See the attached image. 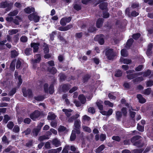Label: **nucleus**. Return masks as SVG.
<instances>
[{"label":"nucleus","instance_id":"obj_45","mask_svg":"<svg viewBox=\"0 0 153 153\" xmlns=\"http://www.w3.org/2000/svg\"><path fill=\"white\" fill-rule=\"evenodd\" d=\"M137 128L139 131L143 132L144 130V126H141L139 123H138Z\"/></svg>","mask_w":153,"mask_h":153},{"label":"nucleus","instance_id":"obj_58","mask_svg":"<svg viewBox=\"0 0 153 153\" xmlns=\"http://www.w3.org/2000/svg\"><path fill=\"white\" fill-rule=\"evenodd\" d=\"M34 99L38 101H41L44 100V97L42 96H39L37 97H35Z\"/></svg>","mask_w":153,"mask_h":153},{"label":"nucleus","instance_id":"obj_23","mask_svg":"<svg viewBox=\"0 0 153 153\" xmlns=\"http://www.w3.org/2000/svg\"><path fill=\"white\" fill-rule=\"evenodd\" d=\"M52 143L56 147L59 146L61 145L60 141L56 138H55L53 140Z\"/></svg>","mask_w":153,"mask_h":153},{"label":"nucleus","instance_id":"obj_52","mask_svg":"<svg viewBox=\"0 0 153 153\" xmlns=\"http://www.w3.org/2000/svg\"><path fill=\"white\" fill-rule=\"evenodd\" d=\"M16 89L15 88H14L12 89L10 91L9 93V95L10 96H13L14 94L16 92Z\"/></svg>","mask_w":153,"mask_h":153},{"label":"nucleus","instance_id":"obj_14","mask_svg":"<svg viewBox=\"0 0 153 153\" xmlns=\"http://www.w3.org/2000/svg\"><path fill=\"white\" fill-rule=\"evenodd\" d=\"M62 111L65 112V114L68 117H69L72 115L71 112L72 111V110L71 109H63Z\"/></svg>","mask_w":153,"mask_h":153},{"label":"nucleus","instance_id":"obj_28","mask_svg":"<svg viewBox=\"0 0 153 153\" xmlns=\"http://www.w3.org/2000/svg\"><path fill=\"white\" fill-rule=\"evenodd\" d=\"M41 129V128H34L33 131V135L35 136H37Z\"/></svg>","mask_w":153,"mask_h":153},{"label":"nucleus","instance_id":"obj_9","mask_svg":"<svg viewBox=\"0 0 153 153\" xmlns=\"http://www.w3.org/2000/svg\"><path fill=\"white\" fill-rule=\"evenodd\" d=\"M18 72L17 71H15L14 73V76L16 78H17L18 79L19 82L18 86L19 87L22 83V80L21 79V76L19 75L18 76Z\"/></svg>","mask_w":153,"mask_h":153},{"label":"nucleus","instance_id":"obj_59","mask_svg":"<svg viewBox=\"0 0 153 153\" xmlns=\"http://www.w3.org/2000/svg\"><path fill=\"white\" fill-rule=\"evenodd\" d=\"M48 139V137L45 135H44L40 136L39 138V140L40 141H42L44 140Z\"/></svg>","mask_w":153,"mask_h":153},{"label":"nucleus","instance_id":"obj_33","mask_svg":"<svg viewBox=\"0 0 153 153\" xmlns=\"http://www.w3.org/2000/svg\"><path fill=\"white\" fill-rule=\"evenodd\" d=\"M19 31L18 29H12L8 31V33L10 35H12L17 33Z\"/></svg>","mask_w":153,"mask_h":153},{"label":"nucleus","instance_id":"obj_57","mask_svg":"<svg viewBox=\"0 0 153 153\" xmlns=\"http://www.w3.org/2000/svg\"><path fill=\"white\" fill-rule=\"evenodd\" d=\"M90 76H91L88 74L85 75L83 77V81L84 82H87L90 78Z\"/></svg>","mask_w":153,"mask_h":153},{"label":"nucleus","instance_id":"obj_18","mask_svg":"<svg viewBox=\"0 0 153 153\" xmlns=\"http://www.w3.org/2000/svg\"><path fill=\"white\" fill-rule=\"evenodd\" d=\"M116 118L117 120L120 121L122 117V113L119 111H116Z\"/></svg>","mask_w":153,"mask_h":153},{"label":"nucleus","instance_id":"obj_4","mask_svg":"<svg viewBox=\"0 0 153 153\" xmlns=\"http://www.w3.org/2000/svg\"><path fill=\"white\" fill-rule=\"evenodd\" d=\"M22 92L24 96L25 97H28L30 98L33 97L32 91L30 89L27 90L25 88H24L22 89Z\"/></svg>","mask_w":153,"mask_h":153},{"label":"nucleus","instance_id":"obj_56","mask_svg":"<svg viewBox=\"0 0 153 153\" xmlns=\"http://www.w3.org/2000/svg\"><path fill=\"white\" fill-rule=\"evenodd\" d=\"M147 87H151L153 85V81L149 80L146 83Z\"/></svg>","mask_w":153,"mask_h":153},{"label":"nucleus","instance_id":"obj_35","mask_svg":"<svg viewBox=\"0 0 153 153\" xmlns=\"http://www.w3.org/2000/svg\"><path fill=\"white\" fill-rule=\"evenodd\" d=\"M82 128L83 130L89 133L91 132V130L88 127L84 126H82Z\"/></svg>","mask_w":153,"mask_h":153},{"label":"nucleus","instance_id":"obj_63","mask_svg":"<svg viewBox=\"0 0 153 153\" xmlns=\"http://www.w3.org/2000/svg\"><path fill=\"white\" fill-rule=\"evenodd\" d=\"M2 141L5 143L8 144L9 142L7 139V137L6 136L4 135L2 138Z\"/></svg>","mask_w":153,"mask_h":153},{"label":"nucleus","instance_id":"obj_3","mask_svg":"<svg viewBox=\"0 0 153 153\" xmlns=\"http://www.w3.org/2000/svg\"><path fill=\"white\" fill-rule=\"evenodd\" d=\"M13 4L12 3L6 1L1 2L0 4V7L4 8H7L6 10L9 11L11 9Z\"/></svg>","mask_w":153,"mask_h":153},{"label":"nucleus","instance_id":"obj_39","mask_svg":"<svg viewBox=\"0 0 153 153\" xmlns=\"http://www.w3.org/2000/svg\"><path fill=\"white\" fill-rule=\"evenodd\" d=\"M14 126V124L12 121L9 122L7 125V127L10 129H12Z\"/></svg>","mask_w":153,"mask_h":153},{"label":"nucleus","instance_id":"obj_34","mask_svg":"<svg viewBox=\"0 0 153 153\" xmlns=\"http://www.w3.org/2000/svg\"><path fill=\"white\" fill-rule=\"evenodd\" d=\"M32 49L31 48H27L25 51V53L26 55L28 56L31 54Z\"/></svg>","mask_w":153,"mask_h":153},{"label":"nucleus","instance_id":"obj_60","mask_svg":"<svg viewBox=\"0 0 153 153\" xmlns=\"http://www.w3.org/2000/svg\"><path fill=\"white\" fill-rule=\"evenodd\" d=\"M104 103L106 105H108L109 106L112 107L113 105V103L111 102L108 101H105L104 102Z\"/></svg>","mask_w":153,"mask_h":153},{"label":"nucleus","instance_id":"obj_48","mask_svg":"<svg viewBox=\"0 0 153 153\" xmlns=\"http://www.w3.org/2000/svg\"><path fill=\"white\" fill-rule=\"evenodd\" d=\"M121 111L123 115L125 117H126L127 115V113L126 108L123 107L122 108Z\"/></svg>","mask_w":153,"mask_h":153},{"label":"nucleus","instance_id":"obj_11","mask_svg":"<svg viewBox=\"0 0 153 153\" xmlns=\"http://www.w3.org/2000/svg\"><path fill=\"white\" fill-rule=\"evenodd\" d=\"M141 74L140 73H135L128 74L126 76L128 79H131L136 77L138 75H140Z\"/></svg>","mask_w":153,"mask_h":153},{"label":"nucleus","instance_id":"obj_1","mask_svg":"<svg viewBox=\"0 0 153 153\" xmlns=\"http://www.w3.org/2000/svg\"><path fill=\"white\" fill-rule=\"evenodd\" d=\"M24 10L27 13L30 14L33 13L32 14H31L28 16L30 20H33L36 22L39 21V17L38 16L37 12L35 11V9L34 7H29L25 9Z\"/></svg>","mask_w":153,"mask_h":153},{"label":"nucleus","instance_id":"obj_29","mask_svg":"<svg viewBox=\"0 0 153 153\" xmlns=\"http://www.w3.org/2000/svg\"><path fill=\"white\" fill-rule=\"evenodd\" d=\"M18 11L17 10H14L13 11L10 12L8 15L9 16H16L18 13Z\"/></svg>","mask_w":153,"mask_h":153},{"label":"nucleus","instance_id":"obj_51","mask_svg":"<svg viewBox=\"0 0 153 153\" xmlns=\"http://www.w3.org/2000/svg\"><path fill=\"white\" fill-rule=\"evenodd\" d=\"M49 91L50 94H53L54 91V88L53 85L51 84L50 85L49 87Z\"/></svg>","mask_w":153,"mask_h":153},{"label":"nucleus","instance_id":"obj_17","mask_svg":"<svg viewBox=\"0 0 153 153\" xmlns=\"http://www.w3.org/2000/svg\"><path fill=\"white\" fill-rule=\"evenodd\" d=\"M79 115L78 114H76L75 115L73 116L68 119V121L69 122L72 123L73 122L74 120L78 118L79 117Z\"/></svg>","mask_w":153,"mask_h":153},{"label":"nucleus","instance_id":"obj_27","mask_svg":"<svg viewBox=\"0 0 153 153\" xmlns=\"http://www.w3.org/2000/svg\"><path fill=\"white\" fill-rule=\"evenodd\" d=\"M108 5L107 3H103L100 4L99 6L100 8L102 10L105 9L106 8Z\"/></svg>","mask_w":153,"mask_h":153},{"label":"nucleus","instance_id":"obj_24","mask_svg":"<svg viewBox=\"0 0 153 153\" xmlns=\"http://www.w3.org/2000/svg\"><path fill=\"white\" fill-rule=\"evenodd\" d=\"M19 53L18 51L15 50H13L11 51L10 56L12 58H15L17 56L19 55Z\"/></svg>","mask_w":153,"mask_h":153},{"label":"nucleus","instance_id":"obj_43","mask_svg":"<svg viewBox=\"0 0 153 153\" xmlns=\"http://www.w3.org/2000/svg\"><path fill=\"white\" fill-rule=\"evenodd\" d=\"M19 130L20 128L19 127L18 125H15L13 129V131L17 133L19 132Z\"/></svg>","mask_w":153,"mask_h":153},{"label":"nucleus","instance_id":"obj_15","mask_svg":"<svg viewBox=\"0 0 153 153\" xmlns=\"http://www.w3.org/2000/svg\"><path fill=\"white\" fill-rule=\"evenodd\" d=\"M137 97L140 103H143L146 102V99L143 97V96L141 94H137Z\"/></svg>","mask_w":153,"mask_h":153},{"label":"nucleus","instance_id":"obj_54","mask_svg":"<svg viewBox=\"0 0 153 153\" xmlns=\"http://www.w3.org/2000/svg\"><path fill=\"white\" fill-rule=\"evenodd\" d=\"M112 139L113 140L117 142H119L121 139L118 136H114L112 137Z\"/></svg>","mask_w":153,"mask_h":153},{"label":"nucleus","instance_id":"obj_13","mask_svg":"<svg viewBox=\"0 0 153 153\" xmlns=\"http://www.w3.org/2000/svg\"><path fill=\"white\" fill-rule=\"evenodd\" d=\"M153 45L152 44H149L148 45V49L146 52L147 56H149L152 54V50L153 47Z\"/></svg>","mask_w":153,"mask_h":153},{"label":"nucleus","instance_id":"obj_16","mask_svg":"<svg viewBox=\"0 0 153 153\" xmlns=\"http://www.w3.org/2000/svg\"><path fill=\"white\" fill-rule=\"evenodd\" d=\"M56 115L52 112H50L48 114L47 118L48 120H54L56 117Z\"/></svg>","mask_w":153,"mask_h":153},{"label":"nucleus","instance_id":"obj_40","mask_svg":"<svg viewBox=\"0 0 153 153\" xmlns=\"http://www.w3.org/2000/svg\"><path fill=\"white\" fill-rule=\"evenodd\" d=\"M151 70H148L147 71L144 72L143 73H140V74L142 75V74H143V76L144 77H146L149 76L151 74Z\"/></svg>","mask_w":153,"mask_h":153},{"label":"nucleus","instance_id":"obj_2","mask_svg":"<svg viewBox=\"0 0 153 153\" xmlns=\"http://www.w3.org/2000/svg\"><path fill=\"white\" fill-rule=\"evenodd\" d=\"M105 55L108 59L111 60L114 59L116 54L113 51V49L107 48L105 50Z\"/></svg>","mask_w":153,"mask_h":153},{"label":"nucleus","instance_id":"obj_8","mask_svg":"<svg viewBox=\"0 0 153 153\" xmlns=\"http://www.w3.org/2000/svg\"><path fill=\"white\" fill-rule=\"evenodd\" d=\"M39 44V43H32L31 44V46L33 48L34 52H36L38 51Z\"/></svg>","mask_w":153,"mask_h":153},{"label":"nucleus","instance_id":"obj_10","mask_svg":"<svg viewBox=\"0 0 153 153\" xmlns=\"http://www.w3.org/2000/svg\"><path fill=\"white\" fill-rule=\"evenodd\" d=\"M81 122L79 119L75 120L74 124V129H80L81 126Z\"/></svg>","mask_w":153,"mask_h":153},{"label":"nucleus","instance_id":"obj_44","mask_svg":"<svg viewBox=\"0 0 153 153\" xmlns=\"http://www.w3.org/2000/svg\"><path fill=\"white\" fill-rule=\"evenodd\" d=\"M10 119V117L8 115H5L4 116V118L3 120V122L5 123H7V122Z\"/></svg>","mask_w":153,"mask_h":153},{"label":"nucleus","instance_id":"obj_50","mask_svg":"<svg viewBox=\"0 0 153 153\" xmlns=\"http://www.w3.org/2000/svg\"><path fill=\"white\" fill-rule=\"evenodd\" d=\"M122 74V72L120 70H118L116 71L115 76L117 77L121 76Z\"/></svg>","mask_w":153,"mask_h":153},{"label":"nucleus","instance_id":"obj_20","mask_svg":"<svg viewBox=\"0 0 153 153\" xmlns=\"http://www.w3.org/2000/svg\"><path fill=\"white\" fill-rule=\"evenodd\" d=\"M103 20V19L101 18H100L97 20L96 22V26L98 28H100L102 26Z\"/></svg>","mask_w":153,"mask_h":153},{"label":"nucleus","instance_id":"obj_62","mask_svg":"<svg viewBox=\"0 0 153 153\" xmlns=\"http://www.w3.org/2000/svg\"><path fill=\"white\" fill-rule=\"evenodd\" d=\"M139 13L138 12H136L135 11H133L131 13V16L134 17L136 16L139 15Z\"/></svg>","mask_w":153,"mask_h":153},{"label":"nucleus","instance_id":"obj_36","mask_svg":"<svg viewBox=\"0 0 153 153\" xmlns=\"http://www.w3.org/2000/svg\"><path fill=\"white\" fill-rule=\"evenodd\" d=\"M140 137V136L139 135H137L131 139V142L133 143H134L137 141V140H138Z\"/></svg>","mask_w":153,"mask_h":153},{"label":"nucleus","instance_id":"obj_38","mask_svg":"<svg viewBox=\"0 0 153 153\" xmlns=\"http://www.w3.org/2000/svg\"><path fill=\"white\" fill-rule=\"evenodd\" d=\"M43 46L45 47L43 49L45 53H48L49 51V49L48 45L45 43H44Z\"/></svg>","mask_w":153,"mask_h":153},{"label":"nucleus","instance_id":"obj_53","mask_svg":"<svg viewBox=\"0 0 153 153\" xmlns=\"http://www.w3.org/2000/svg\"><path fill=\"white\" fill-rule=\"evenodd\" d=\"M140 36V33H137L134 34L132 36L133 38L135 40H137Z\"/></svg>","mask_w":153,"mask_h":153},{"label":"nucleus","instance_id":"obj_47","mask_svg":"<svg viewBox=\"0 0 153 153\" xmlns=\"http://www.w3.org/2000/svg\"><path fill=\"white\" fill-rule=\"evenodd\" d=\"M131 10V8H126L125 10L126 14L129 17H131L130 11Z\"/></svg>","mask_w":153,"mask_h":153},{"label":"nucleus","instance_id":"obj_42","mask_svg":"<svg viewBox=\"0 0 153 153\" xmlns=\"http://www.w3.org/2000/svg\"><path fill=\"white\" fill-rule=\"evenodd\" d=\"M133 145L138 147L142 146V144L140 140H137L133 143Z\"/></svg>","mask_w":153,"mask_h":153},{"label":"nucleus","instance_id":"obj_49","mask_svg":"<svg viewBox=\"0 0 153 153\" xmlns=\"http://www.w3.org/2000/svg\"><path fill=\"white\" fill-rule=\"evenodd\" d=\"M21 41L23 42H25L27 40V38L25 36H22L20 39Z\"/></svg>","mask_w":153,"mask_h":153},{"label":"nucleus","instance_id":"obj_25","mask_svg":"<svg viewBox=\"0 0 153 153\" xmlns=\"http://www.w3.org/2000/svg\"><path fill=\"white\" fill-rule=\"evenodd\" d=\"M76 137V131L74 130H72L71 135L70 136V140L71 141H74L75 140Z\"/></svg>","mask_w":153,"mask_h":153},{"label":"nucleus","instance_id":"obj_55","mask_svg":"<svg viewBox=\"0 0 153 153\" xmlns=\"http://www.w3.org/2000/svg\"><path fill=\"white\" fill-rule=\"evenodd\" d=\"M22 62L20 60L18 59L16 63V68L17 69L20 68Z\"/></svg>","mask_w":153,"mask_h":153},{"label":"nucleus","instance_id":"obj_19","mask_svg":"<svg viewBox=\"0 0 153 153\" xmlns=\"http://www.w3.org/2000/svg\"><path fill=\"white\" fill-rule=\"evenodd\" d=\"M78 99L80 101L81 103L82 104H84L86 101V99L83 94H81L79 95Z\"/></svg>","mask_w":153,"mask_h":153},{"label":"nucleus","instance_id":"obj_64","mask_svg":"<svg viewBox=\"0 0 153 153\" xmlns=\"http://www.w3.org/2000/svg\"><path fill=\"white\" fill-rule=\"evenodd\" d=\"M70 148L69 146H66L62 151L63 153H68V149Z\"/></svg>","mask_w":153,"mask_h":153},{"label":"nucleus","instance_id":"obj_12","mask_svg":"<svg viewBox=\"0 0 153 153\" xmlns=\"http://www.w3.org/2000/svg\"><path fill=\"white\" fill-rule=\"evenodd\" d=\"M35 57L36 58L35 59L32 60L33 63H39L41 60L40 55V54H36L35 55Z\"/></svg>","mask_w":153,"mask_h":153},{"label":"nucleus","instance_id":"obj_26","mask_svg":"<svg viewBox=\"0 0 153 153\" xmlns=\"http://www.w3.org/2000/svg\"><path fill=\"white\" fill-rule=\"evenodd\" d=\"M133 42V39L132 38L130 39L127 41L126 47L127 48H129L131 46Z\"/></svg>","mask_w":153,"mask_h":153},{"label":"nucleus","instance_id":"obj_46","mask_svg":"<svg viewBox=\"0 0 153 153\" xmlns=\"http://www.w3.org/2000/svg\"><path fill=\"white\" fill-rule=\"evenodd\" d=\"M66 129V128L65 127L60 126H59L58 129L59 132H62L64 131Z\"/></svg>","mask_w":153,"mask_h":153},{"label":"nucleus","instance_id":"obj_6","mask_svg":"<svg viewBox=\"0 0 153 153\" xmlns=\"http://www.w3.org/2000/svg\"><path fill=\"white\" fill-rule=\"evenodd\" d=\"M40 113L38 111H35L30 115V118L33 120L38 118L40 115Z\"/></svg>","mask_w":153,"mask_h":153},{"label":"nucleus","instance_id":"obj_7","mask_svg":"<svg viewBox=\"0 0 153 153\" xmlns=\"http://www.w3.org/2000/svg\"><path fill=\"white\" fill-rule=\"evenodd\" d=\"M103 36V35L102 34L97 35L94 39L95 41H98L100 45H102L104 43V40Z\"/></svg>","mask_w":153,"mask_h":153},{"label":"nucleus","instance_id":"obj_22","mask_svg":"<svg viewBox=\"0 0 153 153\" xmlns=\"http://www.w3.org/2000/svg\"><path fill=\"white\" fill-rule=\"evenodd\" d=\"M103 102L101 100L97 101L96 102L97 106L100 110H102L103 109Z\"/></svg>","mask_w":153,"mask_h":153},{"label":"nucleus","instance_id":"obj_61","mask_svg":"<svg viewBox=\"0 0 153 153\" xmlns=\"http://www.w3.org/2000/svg\"><path fill=\"white\" fill-rule=\"evenodd\" d=\"M131 62V61L130 59H123V63L124 64H129Z\"/></svg>","mask_w":153,"mask_h":153},{"label":"nucleus","instance_id":"obj_21","mask_svg":"<svg viewBox=\"0 0 153 153\" xmlns=\"http://www.w3.org/2000/svg\"><path fill=\"white\" fill-rule=\"evenodd\" d=\"M47 69L48 71L53 74H54L57 72L56 69L54 67H53L51 68L50 67H48L47 68Z\"/></svg>","mask_w":153,"mask_h":153},{"label":"nucleus","instance_id":"obj_31","mask_svg":"<svg viewBox=\"0 0 153 153\" xmlns=\"http://www.w3.org/2000/svg\"><path fill=\"white\" fill-rule=\"evenodd\" d=\"M105 146L104 145H102L97 148L95 151L97 153H98L102 151L104 149Z\"/></svg>","mask_w":153,"mask_h":153},{"label":"nucleus","instance_id":"obj_30","mask_svg":"<svg viewBox=\"0 0 153 153\" xmlns=\"http://www.w3.org/2000/svg\"><path fill=\"white\" fill-rule=\"evenodd\" d=\"M70 88L69 85H64L62 87V90L63 92H65L67 91Z\"/></svg>","mask_w":153,"mask_h":153},{"label":"nucleus","instance_id":"obj_32","mask_svg":"<svg viewBox=\"0 0 153 153\" xmlns=\"http://www.w3.org/2000/svg\"><path fill=\"white\" fill-rule=\"evenodd\" d=\"M143 80V77L140 76L137 77L133 80V82H138Z\"/></svg>","mask_w":153,"mask_h":153},{"label":"nucleus","instance_id":"obj_37","mask_svg":"<svg viewBox=\"0 0 153 153\" xmlns=\"http://www.w3.org/2000/svg\"><path fill=\"white\" fill-rule=\"evenodd\" d=\"M121 55L124 57H126L128 55V53L127 51L125 49H123L121 51Z\"/></svg>","mask_w":153,"mask_h":153},{"label":"nucleus","instance_id":"obj_5","mask_svg":"<svg viewBox=\"0 0 153 153\" xmlns=\"http://www.w3.org/2000/svg\"><path fill=\"white\" fill-rule=\"evenodd\" d=\"M71 19V17H64L62 18L60 20V24L62 25L65 26L66 25V23L69 22Z\"/></svg>","mask_w":153,"mask_h":153},{"label":"nucleus","instance_id":"obj_41","mask_svg":"<svg viewBox=\"0 0 153 153\" xmlns=\"http://www.w3.org/2000/svg\"><path fill=\"white\" fill-rule=\"evenodd\" d=\"M152 90L151 88H149L146 89L144 91L143 93L145 95H149L151 92Z\"/></svg>","mask_w":153,"mask_h":153}]
</instances>
